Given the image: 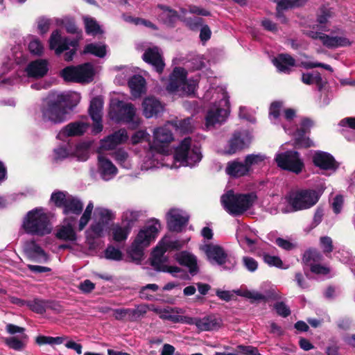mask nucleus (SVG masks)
Segmentation results:
<instances>
[{
    "mask_svg": "<svg viewBox=\"0 0 355 355\" xmlns=\"http://www.w3.org/2000/svg\"><path fill=\"white\" fill-rule=\"evenodd\" d=\"M80 96L76 92L60 93L42 110V119L53 123H61L67 119L69 112L79 102Z\"/></svg>",
    "mask_w": 355,
    "mask_h": 355,
    "instance_id": "f257e3e1",
    "label": "nucleus"
},
{
    "mask_svg": "<svg viewBox=\"0 0 355 355\" xmlns=\"http://www.w3.org/2000/svg\"><path fill=\"white\" fill-rule=\"evenodd\" d=\"M22 228L27 234L39 236L49 234L52 230L49 218L42 208H36L27 213Z\"/></svg>",
    "mask_w": 355,
    "mask_h": 355,
    "instance_id": "f03ea898",
    "label": "nucleus"
},
{
    "mask_svg": "<svg viewBox=\"0 0 355 355\" xmlns=\"http://www.w3.org/2000/svg\"><path fill=\"white\" fill-rule=\"evenodd\" d=\"M256 199L254 193L235 194L230 191L222 196L221 203L229 214L239 216L247 211Z\"/></svg>",
    "mask_w": 355,
    "mask_h": 355,
    "instance_id": "7ed1b4c3",
    "label": "nucleus"
},
{
    "mask_svg": "<svg viewBox=\"0 0 355 355\" xmlns=\"http://www.w3.org/2000/svg\"><path fill=\"white\" fill-rule=\"evenodd\" d=\"M197 81L193 79H187V71L181 67L173 69L166 89L170 92H175L179 95H191L194 93Z\"/></svg>",
    "mask_w": 355,
    "mask_h": 355,
    "instance_id": "20e7f679",
    "label": "nucleus"
},
{
    "mask_svg": "<svg viewBox=\"0 0 355 355\" xmlns=\"http://www.w3.org/2000/svg\"><path fill=\"white\" fill-rule=\"evenodd\" d=\"M320 198V194L315 190H302L290 193L286 198L293 211L309 209L315 205Z\"/></svg>",
    "mask_w": 355,
    "mask_h": 355,
    "instance_id": "39448f33",
    "label": "nucleus"
},
{
    "mask_svg": "<svg viewBox=\"0 0 355 355\" xmlns=\"http://www.w3.org/2000/svg\"><path fill=\"white\" fill-rule=\"evenodd\" d=\"M218 97L220 98L218 105L214 104L208 111L205 125L207 128L220 125L227 118L228 96L222 89H219Z\"/></svg>",
    "mask_w": 355,
    "mask_h": 355,
    "instance_id": "423d86ee",
    "label": "nucleus"
},
{
    "mask_svg": "<svg viewBox=\"0 0 355 355\" xmlns=\"http://www.w3.org/2000/svg\"><path fill=\"white\" fill-rule=\"evenodd\" d=\"M199 148L191 146V139L185 138L177 148L174 159L180 166H193L201 159Z\"/></svg>",
    "mask_w": 355,
    "mask_h": 355,
    "instance_id": "0eeeda50",
    "label": "nucleus"
},
{
    "mask_svg": "<svg viewBox=\"0 0 355 355\" xmlns=\"http://www.w3.org/2000/svg\"><path fill=\"white\" fill-rule=\"evenodd\" d=\"M94 76L93 65L85 63L78 66H70L62 71V76L67 81L76 83H89Z\"/></svg>",
    "mask_w": 355,
    "mask_h": 355,
    "instance_id": "6e6552de",
    "label": "nucleus"
},
{
    "mask_svg": "<svg viewBox=\"0 0 355 355\" xmlns=\"http://www.w3.org/2000/svg\"><path fill=\"white\" fill-rule=\"evenodd\" d=\"M77 46V40L62 37L59 31H53L49 39L50 49L54 50L57 55L61 54L64 51L69 50L64 55L66 61L72 60L76 53Z\"/></svg>",
    "mask_w": 355,
    "mask_h": 355,
    "instance_id": "1a4fd4ad",
    "label": "nucleus"
},
{
    "mask_svg": "<svg viewBox=\"0 0 355 355\" xmlns=\"http://www.w3.org/2000/svg\"><path fill=\"white\" fill-rule=\"evenodd\" d=\"M275 162L279 168L296 174L302 172L304 166V162L300 157V154L293 150L277 154Z\"/></svg>",
    "mask_w": 355,
    "mask_h": 355,
    "instance_id": "9d476101",
    "label": "nucleus"
},
{
    "mask_svg": "<svg viewBox=\"0 0 355 355\" xmlns=\"http://www.w3.org/2000/svg\"><path fill=\"white\" fill-rule=\"evenodd\" d=\"M173 140V135L166 126L155 129L153 139L150 144L152 150L160 154L166 155L169 152V144Z\"/></svg>",
    "mask_w": 355,
    "mask_h": 355,
    "instance_id": "9b49d317",
    "label": "nucleus"
},
{
    "mask_svg": "<svg viewBox=\"0 0 355 355\" xmlns=\"http://www.w3.org/2000/svg\"><path fill=\"white\" fill-rule=\"evenodd\" d=\"M161 230V224L157 220H150L144 229L141 230L137 235L134 242L139 246L144 248L155 240L159 231Z\"/></svg>",
    "mask_w": 355,
    "mask_h": 355,
    "instance_id": "f8f14e48",
    "label": "nucleus"
},
{
    "mask_svg": "<svg viewBox=\"0 0 355 355\" xmlns=\"http://www.w3.org/2000/svg\"><path fill=\"white\" fill-rule=\"evenodd\" d=\"M202 250L206 254L208 260L212 263L223 266L229 263L231 266L230 267H225V268L229 269L233 268L235 265V261L232 262L224 249L218 245L213 243L207 244L202 247Z\"/></svg>",
    "mask_w": 355,
    "mask_h": 355,
    "instance_id": "ddd939ff",
    "label": "nucleus"
},
{
    "mask_svg": "<svg viewBox=\"0 0 355 355\" xmlns=\"http://www.w3.org/2000/svg\"><path fill=\"white\" fill-rule=\"evenodd\" d=\"M252 137L248 132H235L224 150L226 155L235 154L249 146Z\"/></svg>",
    "mask_w": 355,
    "mask_h": 355,
    "instance_id": "4468645a",
    "label": "nucleus"
},
{
    "mask_svg": "<svg viewBox=\"0 0 355 355\" xmlns=\"http://www.w3.org/2000/svg\"><path fill=\"white\" fill-rule=\"evenodd\" d=\"M309 37L314 40H320L322 44L329 49H337L351 45V42L345 36H331L324 33L309 31L307 33Z\"/></svg>",
    "mask_w": 355,
    "mask_h": 355,
    "instance_id": "2eb2a0df",
    "label": "nucleus"
},
{
    "mask_svg": "<svg viewBox=\"0 0 355 355\" xmlns=\"http://www.w3.org/2000/svg\"><path fill=\"white\" fill-rule=\"evenodd\" d=\"M189 221V216L182 210L171 209L167 214V224L169 230L180 232Z\"/></svg>",
    "mask_w": 355,
    "mask_h": 355,
    "instance_id": "dca6fc26",
    "label": "nucleus"
},
{
    "mask_svg": "<svg viewBox=\"0 0 355 355\" xmlns=\"http://www.w3.org/2000/svg\"><path fill=\"white\" fill-rule=\"evenodd\" d=\"M313 124V121L309 119L305 118L302 120L301 127L295 134V144L297 146L300 148L314 146V143L309 137H304V135L310 130Z\"/></svg>",
    "mask_w": 355,
    "mask_h": 355,
    "instance_id": "f3484780",
    "label": "nucleus"
},
{
    "mask_svg": "<svg viewBox=\"0 0 355 355\" xmlns=\"http://www.w3.org/2000/svg\"><path fill=\"white\" fill-rule=\"evenodd\" d=\"M119 120L132 124L137 127L139 123V119L136 116V110L130 103L119 102L118 103Z\"/></svg>",
    "mask_w": 355,
    "mask_h": 355,
    "instance_id": "a211bd4d",
    "label": "nucleus"
},
{
    "mask_svg": "<svg viewBox=\"0 0 355 355\" xmlns=\"http://www.w3.org/2000/svg\"><path fill=\"white\" fill-rule=\"evenodd\" d=\"M142 58L146 62L151 64L159 73L162 72L165 64L162 53L157 47L146 49Z\"/></svg>",
    "mask_w": 355,
    "mask_h": 355,
    "instance_id": "6ab92c4d",
    "label": "nucleus"
},
{
    "mask_svg": "<svg viewBox=\"0 0 355 355\" xmlns=\"http://www.w3.org/2000/svg\"><path fill=\"white\" fill-rule=\"evenodd\" d=\"M190 320L187 324H196L200 331H211L218 329L220 326V320L214 315H209L203 318H192L189 316Z\"/></svg>",
    "mask_w": 355,
    "mask_h": 355,
    "instance_id": "aec40b11",
    "label": "nucleus"
},
{
    "mask_svg": "<svg viewBox=\"0 0 355 355\" xmlns=\"http://www.w3.org/2000/svg\"><path fill=\"white\" fill-rule=\"evenodd\" d=\"M184 310L178 307L167 306L162 309L159 318L162 320H169L173 323H189V316L181 315Z\"/></svg>",
    "mask_w": 355,
    "mask_h": 355,
    "instance_id": "412c9836",
    "label": "nucleus"
},
{
    "mask_svg": "<svg viewBox=\"0 0 355 355\" xmlns=\"http://www.w3.org/2000/svg\"><path fill=\"white\" fill-rule=\"evenodd\" d=\"M128 138L126 130L121 129L102 140L101 148L104 150H112L116 146L125 142Z\"/></svg>",
    "mask_w": 355,
    "mask_h": 355,
    "instance_id": "4be33fe9",
    "label": "nucleus"
},
{
    "mask_svg": "<svg viewBox=\"0 0 355 355\" xmlns=\"http://www.w3.org/2000/svg\"><path fill=\"white\" fill-rule=\"evenodd\" d=\"M143 113L146 118H151L162 112L164 106L161 102L154 97L145 98L142 103Z\"/></svg>",
    "mask_w": 355,
    "mask_h": 355,
    "instance_id": "5701e85b",
    "label": "nucleus"
},
{
    "mask_svg": "<svg viewBox=\"0 0 355 355\" xmlns=\"http://www.w3.org/2000/svg\"><path fill=\"white\" fill-rule=\"evenodd\" d=\"M313 164L324 170L336 168V162L334 157L329 153L317 151L313 156Z\"/></svg>",
    "mask_w": 355,
    "mask_h": 355,
    "instance_id": "b1692460",
    "label": "nucleus"
},
{
    "mask_svg": "<svg viewBox=\"0 0 355 355\" xmlns=\"http://www.w3.org/2000/svg\"><path fill=\"white\" fill-rule=\"evenodd\" d=\"M24 250L30 258L37 261H46L48 259L44 251L33 241L26 242Z\"/></svg>",
    "mask_w": 355,
    "mask_h": 355,
    "instance_id": "393cba45",
    "label": "nucleus"
},
{
    "mask_svg": "<svg viewBox=\"0 0 355 355\" xmlns=\"http://www.w3.org/2000/svg\"><path fill=\"white\" fill-rule=\"evenodd\" d=\"M75 222V218H68L64 221L65 225L61 226L57 233L56 236L59 239L64 241H73L76 240V234L73 228V224Z\"/></svg>",
    "mask_w": 355,
    "mask_h": 355,
    "instance_id": "a878e982",
    "label": "nucleus"
},
{
    "mask_svg": "<svg viewBox=\"0 0 355 355\" xmlns=\"http://www.w3.org/2000/svg\"><path fill=\"white\" fill-rule=\"evenodd\" d=\"M48 64L45 60H37L31 62L26 68V72L31 77L42 78L48 71Z\"/></svg>",
    "mask_w": 355,
    "mask_h": 355,
    "instance_id": "bb28decb",
    "label": "nucleus"
},
{
    "mask_svg": "<svg viewBox=\"0 0 355 355\" xmlns=\"http://www.w3.org/2000/svg\"><path fill=\"white\" fill-rule=\"evenodd\" d=\"M167 249L162 241H161L152 253L151 264L159 270H164V263L165 261L164 253Z\"/></svg>",
    "mask_w": 355,
    "mask_h": 355,
    "instance_id": "cd10ccee",
    "label": "nucleus"
},
{
    "mask_svg": "<svg viewBox=\"0 0 355 355\" xmlns=\"http://www.w3.org/2000/svg\"><path fill=\"white\" fill-rule=\"evenodd\" d=\"M249 171L245 163L236 161L228 162L225 168L227 174L234 178L244 176L248 174Z\"/></svg>",
    "mask_w": 355,
    "mask_h": 355,
    "instance_id": "c85d7f7f",
    "label": "nucleus"
},
{
    "mask_svg": "<svg viewBox=\"0 0 355 355\" xmlns=\"http://www.w3.org/2000/svg\"><path fill=\"white\" fill-rule=\"evenodd\" d=\"M131 94L134 98H139L146 92V80L141 76H133L128 82Z\"/></svg>",
    "mask_w": 355,
    "mask_h": 355,
    "instance_id": "c756f323",
    "label": "nucleus"
},
{
    "mask_svg": "<svg viewBox=\"0 0 355 355\" xmlns=\"http://www.w3.org/2000/svg\"><path fill=\"white\" fill-rule=\"evenodd\" d=\"M175 259L180 264L188 267L191 273L197 272V260L193 255L187 252H181L176 254Z\"/></svg>",
    "mask_w": 355,
    "mask_h": 355,
    "instance_id": "7c9ffc66",
    "label": "nucleus"
},
{
    "mask_svg": "<svg viewBox=\"0 0 355 355\" xmlns=\"http://www.w3.org/2000/svg\"><path fill=\"white\" fill-rule=\"evenodd\" d=\"M99 170L104 179L108 180L117 173L116 166L103 156L98 157Z\"/></svg>",
    "mask_w": 355,
    "mask_h": 355,
    "instance_id": "2f4dec72",
    "label": "nucleus"
},
{
    "mask_svg": "<svg viewBox=\"0 0 355 355\" xmlns=\"http://www.w3.org/2000/svg\"><path fill=\"white\" fill-rule=\"evenodd\" d=\"M28 336L26 334L14 336L4 339L5 343L16 351L23 350L27 344Z\"/></svg>",
    "mask_w": 355,
    "mask_h": 355,
    "instance_id": "473e14b6",
    "label": "nucleus"
},
{
    "mask_svg": "<svg viewBox=\"0 0 355 355\" xmlns=\"http://www.w3.org/2000/svg\"><path fill=\"white\" fill-rule=\"evenodd\" d=\"M273 63L279 71L286 73L295 65V61L289 55L281 54L273 60Z\"/></svg>",
    "mask_w": 355,
    "mask_h": 355,
    "instance_id": "72a5a7b5",
    "label": "nucleus"
},
{
    "mask_svg": "<svg viewBox=\"0 0 355 355\" xmlns=\"http://www.w3.org/2000/svg\"><path fill=\"white\" fill-rule=\"evenodd\" d=\"M88 125L85 123L74 122L66 125L62 132L69 137L83 135L87 129Z\"/></svg>",
    "mask_w": 355,
    "mask_h": 355,
    "instance_id": "f704fd0d",
    "label": "nucleus"
},
{
    "mask_svg": "<svg viewBox=\"0 0 355 355\" xmlns=\"http://www.w3.org/2000/svg\"><path fill=\"white\" fill-rule=\"evenodd\" d=\"M322 259L321 253L316 249H309L303 254L302 263L311 268L321 262Z\"/></svg>",
    "mask_w": 355,
    "mask_h": 355,
    "instance_id": "c9c22d12",
    "label": "nucleus"
},
{
    "mask_svg": "<svg viewBox=\"0 0 355 355\" xmlns=\"http://www.w3.org/2000/svg\"><path fill=\"white\" fill-rule=\"evenodd\" d=\"M83 209V204L82 202L72 196L68 197L66 205L63 209V212L65 214L73 213L74 214H80Z\"/></svg>",
    "mask_w": 355,
    "mask_h": 355,
    "instance_id": "e433bc0d",
    "label": "nucleus"
},
{
    "mask_svg": "<svg viewBox=\"0 0 355 355\" xmlns=\"http://www.w3.org/2000/svg\"><path fill=\"white\" fill-rule=\"evenodd\" d=\"M111 230L113 239L116 242H121L126 240L131 229L130 226H126L124 224L123 226L115 224L112 225Z\"/></svg>",
    "mask_w": 355,
    "mask_h": 355,
    "instance_id": "4c0bfd02",
    "label": "nucleus"
},
{
    "mask_svg": "<svg viewBox=\"0 0 355 355\" xmlns=\"http://www.w3.org/2000/svg\"><path fill=\"white\" fill-rule=\"evenodd\" d=\"M306 3V0H280L277 5V17L282 16V11L300 7Z\"/></svg>",
    "mask_w": 355,
    "mask_h": 355,
    "instance_id": "58836bf2",
    "label": "nucleus"
},
{
    "mask_svg": "<svg viewBox=\"0 0 355 355\" xmlns=\"http://www.w3.org/2000/svg\"><path fill=\"white\" fill-rule=\"evenodd\" d=\"M171 124L175 130L180 134L190 133L193 130V125L190 118L175 120L171 121Z\"/></svg>",
    "mask_w": 355,
    "mask_h": 355,
    "instance_id": "ea45409f",
    "label": "nucleus"
},
{
    "mask_svg": "<svg viewBox=\"0 0 355 355\" xmlns=\"http://www.w3.org/2000/svg\"><path fill=\"white\" fill-rule=\"evenodd\" d=\"M103 102L99 98H94L91 101L89 114L93 121L101 120L102 117Z\"/></svg>",
    "mask_w": 355,
    "mask_h": 355,
    "instance_id": "a19ab883",
    "label": "nucleus"
},
{
    "mask_svg": "<svg viewBox=\"0 0 355 355\" xmlns=\"http://www.w3.org/2000/svg\"><path fill=\"white\" fill-rule=\"evenodd\" d=\"M83 53H89L96 57L103 58L106 55V46L101 44H89L85 46Z\"/></svg>",
    "mask_w": 355,
    "mask_h": 355,
    "instance_id": "79ce46f5",
    "label": "nucleus"
},
{
    "mask_svg": "<svg viewBox=\"0 0 355 355\" xmlns=\"http://www.w3.org/2000/svg\"><path fill=\"white\" fill-rule=\"evenodd\" d=\"M107 226L105 223L98 221L93 223L87 231V238H97L103 236L104 230Z\"/></svg>",
    "mask_w": 355,
    "mask_h": 355,
    "instance_id": "37998d69",
    "label": "nucleus"
},
{
    "mask_svg": "<svg viewBox=\"0 0 355 355\" xmlns=\"http://www.w3.org/2000/svg\"><path fill=\"white\" fill-rule=\"evenodd\" d=\"M158 8L162 10V13L161 14L160 17L163 19L166 23H173L178 18V14L177 11L170 8L168 6L159 5Z\"/></svg>",
    "mask_w": 355,
    "mask_h": 355,
    "instance_id": "c03bdc74",
    "label": "nucleus"
},
{
    "mask_svg": "<svg viewBox=\"0 0 355 355\" xmlns=\"http://www.w3.org/2000/svg\"><path fill=\"white\" fill-rule=\"evenodd\" d=\"M84 22L85 25V30L87 34L93 35L101 33L100 26L98 24L96 20L89 17H84Z\"/></svg>",
    "mask_w": 355,
    "mask_h": 355,
    "instance_id": "a18cd8bd",
    "label": "nucleus"
},
{
    "mask_svg": "<svg viewBox=\"0 0 355 355\" xmlns=\"http://www.w3.org/2000/svg\"><path fill=\"white\" fill-rule=\"evenodd\" d=\"M93 209V202H89L79 220L78 229L80 231L83 230L89 223V220L91 219Z\"/></svg>",
    "mask_w": 355,
    "mask_h": 355,
    "instance_id": "49530a36",
    "label": "nucleus"
},
{
    "mask_svg": "<svg viewBox=\"0 0 355 355\" xmlns=\"http://www.w3.org/2000/svg\"><path fill=\"white\" fill-rule=\"evenodd\" d=\"M67 193L62 191H56L52 193L51 200L58 207L64 208L68 197H69Z\"/></svg>",
    "mask_w": 355,
    "mask_h": 355,
    "instance_id": "de8ad7c7",
    "label": "nucleus"
},
{
    "mask_svg": "<svg viewBox=\"0 0 355 355\" xmlns=\"http://www.w3.org/2000/svg\"><path fill=\"white\" fill-rule=\"evenodd\" d=\"M139 213L132 210H126L123 214V224L130 226L132 229L134 223L138 220Z\"/></svg>",
    "mask_w": 355,
    "mask_h": 355,
    "instance_id": "09e8293b",
    "label": "nucleus"
},
{
    "mask_svg": "<svg viewBox=\"0 0 355 355\" xmlns=\"http://www.w3.org/2000/svg\"><path fill=\"white\" fill-rule=\"evenodd\" d=\"M46 302L39 299H35L27 302V306L33 311L37 313H43L46 311Z\"/></svg>",
    "mask_w": 355,
    "mask_h": 355,
    "instance_id": "8fccbe9b",
    "label": "nucleus"
},
{
    "mask_svg": "<svg viewBox=\"0 0 355 355\" xmlns=\"http://www.w3.org/2000/svg\"><path fill=\"white\" fill-rule=\"evenodd\" d=\"M96 214L99 218V221L107 225L110 220L114 218V214L109 209L98 207L96 209Z\"/></svg>",
    "mask_w": 355,
    "mask_h": 355,
    "instance_id": "3c124183",
    "label": "nucleus"
},
{
    "mask_svg": "<svg viewBox=\"0 0 355 355\" xmlns=\"http://www.w3.org/2000/svg\"><path fill=\"white\" fill-rule=\"evenodd\" d=\"M302 80L306 85L315 83L320 88L322 87V79L319 73H316L315 75L311 73H303Z\"/></svg>",
    "mask_w": 355,
    "mask_h": 355,
    "instance_id": "603ef678",
    "label": "nucleus"
},
{
    "mask_svg": "<svg viewBox=\"0 0 355 355\" xmlns=\"http://www.w3.org/2000/svg\"><path fill=\"white\" fill-rule=\"evenodd\" d=\"M112 315L117 320L132 321L131 309H116L112 311Z\"/></svg>",
    "mask_w": 355,
    "mask_h": 355,
    "instance_id": "864d4df0",
    "label": "nucleus"
},
{
    "mask_svg": "<svg viewBox=\"0 0 355 355\" xmlns=\"http://www.w3.org/2000/svg\"><path fill=\"white\" fill-rule=\"evenodd\" d=\"M332 17V12L329 9L322 8L320 9L318 15L317 21L321 25V28L324 31L325 24L329 21V19Z\"/></svg>",
    "mask_w": 355,
    "mask_h": 355,
    "instance_id": "5fc2aeb1",
    "label": "nucleus"
},
{
    "mask_svg": "<svg viewBox=\"0 0 355 355\" xmlns=\"http://www.w3.org/2000/svg\"><path fill=\"white\" fill-rule=\"evenodd\" d=\"M105 257L107 259L120 261L122 259L123 254L119 249L110 245L105 250Z\"/></svg>",
    "mask_w": 355,
    "mask_h": 355,
    "instance_id": "6e6d98bb",
    "label": "nucleus"
},
{
    "mask_svg": "<svg viewBox=\"0 0 355 355\" xmlns=\"http://www.w3.org/2000/svg\"><path fill=\"white\" fill-rule=\"evenodd\" d=\"M159 288V286L155 284H149L145 286H143L139 291V296L141 299L146 300H154L153 296L150 295L148 293V290H151L153 291H157Z\"/></svg>",
    "mask_w": 355,
    "mask_h": 355,
    "instance_id": "4d7b16f0",
    "label": "nucleus"
},
{
    "mask_svg": "<svg viewBox=\"0 0 355 355\" xmlns=\"http://www.w3.org/2000/svg\"><path fill=\"white\" fill-rule=\"evenodd\" d=\"M266 157L261 154H252L246 156L245 159V163L250 169L252 166L258 165L264 161Z\"/></svg>",
    "mask_w": 355,
    "mask_h": 355,
    "instance_id": "13d9d810",
    "label": "nucleus"
},
{
    "mask_svg": "<svg viewBox=\"0 0 355 355\" xmlns=\"http://www.w3.org/2000/svg\"><path fill=\"white\" fill-rule=\"evenodd\" d=\"M28 49L31 53L40 55L42 53L44 47L39 40L33 39L28 44Z\"/></svg>",
    "mask_w": 355,
    "mask_h": 355,
    "instance_id": "bf43d9fd",
    "label": "nucleus"
},
{
    "mask_svg": "<svg viewBox=\"0 0 355 355\" xmlns=\"http://www.w3.org/2000/svg\"><path fill=\"white\" fill-rule=\"evenodd\" d=\"M144 248L136 245L135 242L132 243L131 249L130 250V255L133 260L139 261L143 257V250Z\"/></svg>",
    "mask_w": 355,
    "mask_h": 355,
    "instance_id": "052dcab7",
    "label": "nucleus"
},
{
    "mask_svg": "<svg viewBox=\"0 0 355 355\" xmlns=\"http://www.w3.org/2000/svg\"><path fill=\"white\" fill-rule=\"evenodd\" d=\"M148 311V304H140L135 309H131L132 321L137 320L141 316L145 315Z\"/></svg>",
    "mask_w": 355,
    "mask_h": 355,
    "instance_id": "680f3d73",
    "label": "nucleus"
},
{
    "mask_svg": "<svg viewBox=\"0 0 355 355\" xmlns=\"http://www.w3.org/2000/svg\"><path fill=\"white\" fill-rule=\"evenodd\" d=\"M264 261L270 266H275L277 268H282V261L281 259L276 256H271L268 254L263 255Z\"/></svg>",
    "mask_w": 355,
    "mask_h": 355,
    "instance_id": "e2e57ef3",
    "label": "nucleus"
},
{
    "mask_svg": "<svg viewBox=\"0 0 355 355\" xmlns=\"http://www.w3.org/2000/svg\"><path fill=\"white\" fill-rule=\"evenodd\" d=\"M78 160L85 161L88 158V146L85 144L79 145L75 152Z\"/></svg>",
    "mask_w": 355,
    "mask_h": 355,
    "instance_id": "0e129e2a",
    "label": "nucleus"
},
{
    "mask_svg": "<svg viewBox=\"0 0 355 355\" xmlns=\"http://www.w3.org/2000/svg\"><path fill=\"white\" fill-rule=\"evenodd\" d=\"M240 295L253 301L264 300L266 299L265 295L254 291H245L243 293H240Z\"/></svg>",
    "mask_w": 355,
    "mask_h": 355,
    "instance_id": "69168bd1",
    "label": "nucleus"
},
{
    "mask_svg": "<svg viewBox=\"0 0 355 355\" xmlns=\"http://www.w3.org/2000/svg\"><path fill=\"white\" fill-rule=\"evenodd\" d=\"M243 263L244 266L250 271L254 272L258 268L257 261L250 257H243Z\"/></svg>",
    "mask_w": 355,
    "mask_h": 355,
    "instance_id": "338daca9",
    "label": "nucleus"
},
{
    "mask_svg": "<svg viewBox=\"0 0 355 355\" xmlns=\"http://www.w3.org/2000/svg\"><path fill=\"white\" fill-rule=\"evenodd\" d=\"M114 157L121 165L127 168L129 166L128 164H125L128 157V153L125 151L122 150H117L114 153Z\"/></svg>",
    "mask_w": 355,
    "mask_h": 355,
    "instance_id": "774afa93",
    "label": "nucleus"
}]
</instances>
